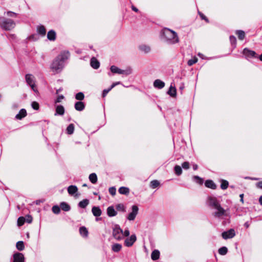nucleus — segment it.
<instances>
[{
	"mask_svg": "<svg viewBox=\"0 0 262 262\" xmlns=\"http://www.w3.org/2000/svg\"><path fill=\"white\" fill-rule=\"evenodd\" d=\"M64 108L63 106L62 105H58L56 108L55 115H62L64 114Z\"/></svg>",
	"mask_w": 262,
	"mask_h": 262,
	"instance_id": "obj_24",
	"label": "nucleus"
},
{
	"mask_svg": "<svg viewBox=\"0 0 262 262\" xmlns=\"http://www.w3.org/2000/svg\"><path fill=\"white\" fill-rule=\"evenodd\" d=\"M80 234L83 237H87L88 235V231L85 227H81L79 229Z\"/></svg>",
	"mask_w": 262,
	"mask_h": 262,
	"instance_id": "obj_28",
	"label": "nucleus"
},
{
	"mask_svg": "<svg viewBox=\"0 0 262 262\" xmlns=\"http://www.w3.org/2000/svg\"><path fill=\"white\" fill-rule=\"evenodd\" d=\"M91 66L94 69H97L100 66V63L96 58L93 57L91 60Z\"/></svg>",
	"mask_w": 262,
	"mask_h": 262,
	"instance_id": "obj_18",
	"label": "nucleus"
},
{
	"mask_svg": "<svg viewBox=\"0 0 262 262\" xmlns=\"http://www.w3.org/2000/svg\"><path fill=\"white\" fill-rule=\"evenodd\" d=\"M111 90V88L107 89V90H104L103 91V97H105L106 95L108 93V92Z\"/></svg>",
	"mask_w": 262,
	"mask_h": 262,
	"instance_id": "obj_55",
	"label": "nucleus"
},
{
	"mask_svg": "<svg viewBox=\"0 0 262 262\" xmlns=\"http://www.w3.org/2000/svg\"><path fill=\"white\" fill-rule=\"evenodd\" d=\"M120 83L119 82H116V83H114L112 84V85H111V89H112L113 88H114L116 85H117V84H119Z\"/></svg>",
	"mask_w": 262,
	"mask_h": 262,
	"instance_id": "obj_58",
	"label": "nucleus"
},
{
	"mask_svg": "<svg viewBox=\"0 0 262 262\" xmlns=\"http://www.w3.org/2000/svg\"><path fill=\"white\" fill-rule=\"evenodd\" d=\"M26 222V219L24 217L21 216L18 219L17 225L18 226H22Z\"/></svg>",
	"mask_w": 262,
	"mask_h": 262,
	"instance_id": "obj_41",
	"label": "nucleus"
},
{
	"mask_svg": "<svg viewBox=\"0 0 262 262\" xmlns=\"http://www.w3.org/2000/svg\"><path fill=\"white\" fill-rule=\"evenodd\" d=\"M240 198H241V201L243 203L244 202V200H243V197H244V194H241L240 195H239Z\"/></svg>",
	"mask_w": 262,
	"mask_h": 262,
	"instance_id": "obj_60",
	"label": "nucleus"
},
{
	"mask_svg": "<svg viewBox=\"0 0 262 262\" xmlns=\"http://www.w3.org/2000/svg\"><path fill=\"white\" fill-rule=\"evenodd\" d=\"M7 15L11 17H15L16 16V14L11 12V11H8L7 12Z\"/></svg>",
	"mask_w": 262,
	"mask_h": 262,
	"instance_id": "obj_52",
	"label": "nucleus"
},
{
	"mask_svg": "<svg viewBox=\"0 0 262 262\" xmlns=\"http://www.w3.org/2000/svg\"><path fill=\"white\" fill-rule=\"evenodd\" d=\"M193 179L196 180V183H199V184H203V180L199 176H194Z\"/></svg>",
	"mask_w": 262,
	"mask_h": 262,
	"instance_id": "obj_48",
	"label": "nucleus"
},
{
	"mask_svg": "<svg viewBox=\"0 0 262 262\" xmlns=\"http://www.w3.org/2000/svg\"><path fill=\"white\" fill-rule=\"evenodd\" d=\"M257 187L262 189V181L259 182L256 184Z\"/></svg>",
	"mask_w": 262,
	"mask_h": 262,
	"instance_id": "obj_57",
	"label": "nucleus"
},
{
	"mask_svg": "<svg viewBox=\"0 0 262 262\" xmlns=\"http://www.w3.org/2000/svg\"><path fill=\"white\" fill-rule=\"evenodd\" d=\"M107 214L108 216L113 217L117 215V212L115 210L114 207L110 206L107 208Z\"/></svg>",
	"mask_w": 262,
	"mask_h": 262,
	"instance_id": "obj_15",
	"label": "nucleus"
},
{
	"mask_svg": "<svg viewBox=\"0 0 262 262\" xmlns=\"http://www.w3.org/2000/svg\"><path fill=\"white\" fill-rule=\"evenodd\" d=\"M140 50L145 53H148L150 50V47L146 45H141L139 47Z\"/></svg>",
	"mask_w": 262,
	"mask_h": 262,
	"instance_id": "obj_32",
	"label": "nucleus"
},
{
	"mask_svg": "<svg viewBox=\"0 0 262 262\" xmlns=\"http://www.w3.org/2000/svg\"><path fill=\"white\" fill-rule=\"evenodd\" d=\"M77 191L78 188L75 185H71L68 188V192L70 195L74 194Z\"/></svg>",
	"mask_w": 262,
	"mask_h": 262,
	"instance_id": "obj_22",
	"label": "nucleus"
},
{
	"mask_svg": "<svg viewBox=\"0 0 262 262\" xmlns=\"http://www.w3.org/2000/svg\"><path fill=\"white\" fill-rule=\"evenodd\" d=\"M216 211L213 213V215L215 217H221L222 215L225 214L226 211L221 206V205H219L215 209Z\"/></svg>",
	"mask_w": 262,
	"mask_h": 262,
	"instance_id": "obj_9",
	"label": "nucleus"
},
{
	"mask_svg": "<svg viewBox=\"0 0 262 262\" xmlns=\"http://www.w3.org/2000/svg\"><path fill=\"white\" fill-rule=\"evenodd\" d=\"M160 185V183L157 180H153L150 182V187L152 188H156Z\"/></svg>",
	"mask_w": 262,
	"mask_h": 262,
	"instance_id": "obj_42",
	"label": "nucleus"
},
{
	"mask_svg": "<svg viewBox=\"0 0 262 262\" xmlns=\"http://www.w3.org/2000/svg\"><path fill=\"white\" fill-rule=\"evenodd\" d=\"M52 210L55 214H58L60 211V207L57 205L53 206Z\"/></svg>",
	"mask_w": 262,
	"mask_h": 262,
	"instance_id": "obj_44",
	"label": "nucleus"
},
{
	"mask_svg": "<svg viewBox=\"0 0 262 262\" xmlns=\"http://www.w3.org/2000/svg\"><path fill=\"white\" fill-rule=\"evenodd\" d=\"M48 39L50 40H55L56 39V33L53 30H50L48 32L47 34Z\"/></svg>",
	"mask_w": 262,
	"mask_h": 262,
	"instance_id": "obj_21",
	"label": "nucleus"
},
{
	"mask_svg": "<svg viewBox=\"0 0 262 262\" xmlns=\"http://www.w3.org/2000/svg\"><path fill=\"white\" fill-rule=\"evenodd\" d=\"M228 249L226 247H223L219 249V253L222 255H224L227 254Z\"/></svg>",
	"mask_w": 262,
	"mask_h": 262,
	"instance_id": "obj_38",
	"label": "nucleus"
},
{
	"mask_svg": "<svg viewBox=\"0 0 262 262\" xmlns=\"http://www.w3.org/2000/svg\"><path fill=\"white\" fill-rule=\"evenodd\" d=\"M25 219L26 222L28 223H31L32 221V217L30 215L27 216Z\"/></svg>",
	"mask_w": 262,
	"mask_h": 262,
	"instance_id": "obj_51",
	"label": "nucleus"
},
{
	"mask_svg": "<svg viewBox=\"0 0 262 262\" xmlns=\"http://www.w3.org/2000/svg\"><path fill=\"white\" fill-rule=\"evenodd\" d=\"M109 192L111 194H112L113 196L115 195L116 194V189L115 187H111L108 189Z\"/></svg>",
	"mask_w": 262,
	"mask_h": 262,
	"instance_id": "obj_47",
	"label": "nucleus"
},
{
	"mask_svg": "<svg viewBox=\"0 0 262 262\" xmlns=\"http://www.w3.org/2000/svg\"><path fill=\"white\" fill-rule=\"evenodd\" d=\"M205 185L206 187L212 189H215L216 188V184L212 180H206L205 183Z\"/></svg>",
	"mask_w": 262,
	"mask_h": 262,
	"instance_id": "obj_17",
	"label": "nucleus"
},
{
	"mask_svg": "<svg viewBox=\"0 0 262 262\" xmlns=\"http://www.w3.org/2000/svg\"><path fill=\"white\" fill-rule=\"evenodd\" d=\"M27 115V112L26 111L25 109H21L19 113L17 114L15 116V118L17 119L20 120L23 118L25 117Z\"/></svg>",
	"mask_w": 262,
	"mask_h": 262,
	"instance_id": "obj_23",
	"label": "nucleus"
},
{
	"mask_svg": "<svg viewBox=\"0 0 262 262\" xmlns=\"http://www.w3.org/2000/svg\"><path fill=\"white\" fill-rule=\"evenodd\" d=\"M63 66V63L56 58L52 62L50 68L53 72L58 73L62 70Z\"/></svg>",
	"mask_w": 262,
	"mask_h": 262,
	"instance_id": "obj_2",
	"label": "nucleus"
},
{
	"mask_svg": "<svg viewBox=\"0 0 262 262\" xmlns=\"http://www.w3.org/2000/svg\"><path fill=\"white\" fill-rule=\"evenodd\" d=\"M25 78L27 83L31 87L33 91L37 92V90L35 84L34 77L31 74H28L26 75Z\"/></svg>",
	"mask_w": 262,
	"mask_h": 262,
	"instance_id": "obj_5",
	"label": "nucleus"
},
{
	"mask_svg": "<svg viewBox=\"0 0 262 262\" xmlns=\"http://www.w3.org/2000/svg\"><path fill=\"white\" fill-rule=\"evenodd\" d=\"M132 209V212H130L127 216V219L129 221L134 220L138 212V207L136 205H133Z\"/></svg>",
	"mask_w": 262,
	"mask_h": 262,
	"instance_id": "obj_8",
	"label": "nucleus"
},
{
	"mask_svg": "<svg viewBox=\"0 0 262 262\" xmlns=\"http://www.w3.org/2000/svg\"><path fill=\"white\" fill-rule=\"evenodd\" d=\"M154 85L155 88H157L158 89H162L164 86L165 83L161 80L159 79H157L154 81Z\"/></svg>",
	"mask_w": 262,
	"mask_h": 262,
	"instance_id": "obj_19",
	"label": "nucleus"
},
{
	"mask_svg": "<svg viewBox=\"0 0 262 262\" xmlns=\"http://www.w3.org/2000/svg\"><path fill=\"white\" fill-rule=\"evenodd\" d=\"M228 185H229V183H228V181H227L226 180H222L221 187L222 189H224V190L228 188Z\"/></svg>",
	"mask_w": 262,
	"mask_h": 262,
	"instance_id": "obj_39",
	"label": "nucleus"
},
{
	"mask_svg": "<svg viewBox=\"0 0 262 262\" xmlns=\"http://www.w3.org/2000/svg\"><path fill=\"white\" fill-rule=\"evenodd\" d=\"M198 61L196 57H193L192 59H190L188 61L187 64L188 66H191L193 64L195 63Z\"/></svg>",
	"mask_w": 262,
	"mask_h": 262,
	"instance_id": "obj_45",
	"label": "nucleus"
},
{
	"mask_svg": "<svg viewBox=\"0 0 262 262\" xmlns=\"http://www.w3.org/2000/svg\"><path fill=\"white\" fill-rule=\"evenodd\" d=\"M69 56L70 53L68 51H64L62 52L56 58L63 63L69 58Z\"/></svg>",
	"mask_w": 262,
	"mask_h": 262,
	"instance_id": "obj_12",
	"label": "nucleus"
},
{
	"mask_svg": "<svg viewBox=\"0 0 262 262\" xmlns=\"http://www.w3.org/2000/svg\"><path fill=\"white\" fill-rule=\"evenodd\" d=\"M174 171L176 174L180 176L182 174V170L181 167L179 165H176L174 167Z\"/></svg>",
	"mask_w": 262,
	"mask_h": 262,
	"instance_id": "obj_40",
	"label": "nucleus"
},
{
	"mask_svg": "<svg viewBox=\"0 0 262 262\" xmlns=\"http://www.w3.org/2000/svg\"><path fill=\"white\" fill-rule=\"evenodd\" d=\"M63 99V96H59L56 100V103L60 102Z\"/></svg>",
	"mask_w": 262,
	"mask_h": 262,
	"instance_id": "obj_56",
	"label": "nucleus"
},
{
	"mask_svg": "<svg viewBox=\"0 0 262 262\" xmlns=\"http://www.w3.org/2000/svg\"><path fill=\"white\" fill-rule=\"evenodd\" d=\"M1 28L5 30H10L15 26V23L11 19H5L0 23Z\"/></svg>",
	"mask_w": 262,
	"mask_h": 262,
	"instance_id": "obj_3",
	"label": "nucleus"
},
{
	"mask_svg": "<svg viewBox=\"0 0 262 262\" xmlns=\"http://www.w3.org/2000/svg\"><path fill=\"white\" fill-rule=\"evenodd\" d=\"M60 207L61 209L65 211H68L70 210V206L66 202H62L60 204Z\"/></svg>",
	"mask_w": 262,
	"mask_h": 262,
	"instance_id": "obj_27",
	"label": "nucleus"
},
{
	"mask_svg": "<svg viewBox=\"0 0 262 262\" xmlns=\"http://www.w3.org/2000/svg\"><path fill=\"white\" fill-rule=\"evenodd\" d=\"M236 34L237 35L238 38L240 40H243L245 36V33L244 31L242 30H237L236 32Z\"/></svg>",
	"mask_w": 262,
	"mask_h": 262,
	"instance_id": "obj_33",
	"label": "nucleus"
},
{
	"mask_svg": "<svg viewBox=\"0 0 262 262\" xmlns=\"http://www.w3.org/2000/svg\"><path fill=\"white\" fill-rule=\"evenodd\" d=\"M111 71L113 73H117V74H124L126 75H129L132 73V71L130 69L127 70H121V69L118 68V67H117L115 66H111Z\"/></svg>",
	"mask_w": 262,
	"mask_h": 262,
	"instance_id": "obj_6",
	"label": "nucleus"
},
{
	"mask_svg": "<svg viewBox=\"0 0 262 262\" xmlns=\"http://www.w3.org/2000/svg\"><path fill=\"white\" fill-rule=\"evenodd\" d=\"M222 237L224 239L231 238L233 237L235 235V231L233 229H231L227 231H225L222 233Z\"/></svg>",
	"mask_w": 262,
	"mask_h": 262,
	"instance_id": "obj_10",
	"label": "nucleus"
},
{
	"mask_svg": "<svg viewBox=\"0 0 262 262\" xmlns=\"http://www.w3.org/2000/svg\"><path fill=\"white\" fill-rule=\"evenodd\" d=\"M13 262H24V257L22 253H17L13 255Z\"/></svg>",
	"mask_w": 262,
	"mask_h": 262,
	"instance_id": "obj_14",
	"label": "nucleus"
},
{
	"mask_svg": "<svg viewBox=\"0 0 262 262\" xmlns=\"http://www.w3.org/2000/svg\"><path fill=\"white\" fill-rule=\"evenodd\" d=\"M75 108L78 111H81L84 108V104L81 101H78L75 104Z\"/></svg>",
	"mask_w": 262,
	"mask_h": 262,
	"instance_id": "obj_20",
	"label": "nucleus"
},
{
	"mask_svg": "<svg viewBox=\"0 0 262 262\" xmlns=\"http://www.w3.org/2000/svg\"><path fill=\"white\" fill-rule=\"evenodd\" d=\"M129 231L128 229L125 230L124 231V232H123V237L124 236L127 237V236H129Z\"/></svg>",
	"mask_w": 262,
	"mask_h": 262,
	"instance_id": "obj_54",
	"label": "nucleus"
},
{
	"mask_svg": "<svg viewBox=\"0 0 262 262\" xmlns=\"http://www.w3.org/2000/svg\"><path fill=\"white\" fill-rule=\"evenodd\" d=\"M89 203V201L88 199H84L79 203V206L82 208H85Z\"/></svg>",
	"mask_w": 262,
	"mask_h": 262,
	"instance_id": "obj_30",
	"label": "nucleus"
},
{
	"mask_svg": "<svg viewBox=\"0 0 262 262\" xmlns=\"http://www.w3.org/2000/svg\"><path fill=\"white\" fill-rule=\"evenodd\" d=\"M208 205L213 209H215L220 205L216 198L213 197H209L208 199Z\"/></svg>",
	"mask_w": 262,
	"mask_h": 262,
	"instance_id": "obj_7",
	"label": "nucleus"
},
{
	"mask_svg": "<svg viewBox=\"0 0 262 262\" xmlns=\"http://www.w3.org/2000/svg\"><path fill=\"white\" fill-rule=\"evenodd\" d=\"M243 54L247 57H257V54L256 52L252 50H250L247 48H245L243 50Z\"/></svg>",
	"mask_w": 262,
	"mask_h": 262,
	"instance_id": "obj_13",
	"label": "nucleus"
},
{
	"mask_svg": "<svg viewBox=\"0 0 262 262\" xmlns=\"http://www.w3.org/2000/svg\"><path fill=\"white\" fill-rule=\"evenodd\" d=\"M74 130V126L73 124H70L67 128V133L71 135L73 133Z\"/></svg>",
	"mask_w": 262,
	"mask_h": 262,
	"instance_id": "obj_37",
	"label": "nucleus"
},
{
	"mask_svg": "<svg viewBox=\"0 0 262 262\" xmlns=\"http://www.w3.org/2000/svg\"><path fill=\"white\" fill-rule=\"evenodd\" d=\"M198 165L196 164H193V169L194 170H196L198 169Z\"/></svg>",
	"mask_w": 262,
	"mask_h": 262,
	"instance_id": "obj_61",
	"label": "nucleus"
},
{
	"mask_svg": "<svg viewBox=\"0 0 262 262\" xmlns=\"http://www.w3.org/2000/svg\"><path fill=\"white\" fill-rule=\"evenodd\" d=\"M163 34L169 43L174 44L179 42L178 36L176 32L167 28L163 30Z\"/></svg>",
	"mask_w": 262,
	"mask_h": 262,
	"instance_id": "obj_1",
	"label": "nucleus"
},
{
	"mask_svg": "<svg viewBox=\"0 0 262 262\" xmlns=\"http://www.w3.org/2000/svg\"><path fill=\"white\" fill-rule=\"evenodd\" d=\"M116 209L119 211H125V207L122 204H118L116 205Z\"/></svg>",
	"mask_w": 262,
	"mask_h": 262,
	"instance_id": "obj_46",
	"label": "nucleus"
},
{
	"mask_svg": "<svg viewBox=\"0 0 262 262\" xmlns=\"http://www.w3.org/2000/svg\"><path fill=\"white\" fill-rule=\"evenodd\" d=\"M137 239L136 236L135 234L132 235L129 237L127 238L124 244L127 247L132 246Z\"/></svg>",
	"mask_w": 262,
	"mask_h": 262,
	"instance_id": "obj_11",
	"label": "nucleus"
},
{
	"mask_svg": "<svg viewBox=\"0 0 262 262\" xmlns=\"http://www.w3.org/2000/svg\"><path fill=\"white\" fill-rule=\"evenodd\" d=\"M90 181L93 183L95 184L97 181V177L95 173H92L89 176Z\"/></svg>",
	"mask_w": 262,
	"mask_h": 262,
	"instance_id": "obj_29",
	"label": "nucleus"
},
{
	"mask_svg": "<svg viewBox=\"0 0 262 262\" xmlns=\"http://www.w3.org/2000/svg\"><path fill=\"white\" fill-rule=\"evenodd\" d=\"M259 59L260 61H262V54L259 56Z\"/></svg>",
	"mask_w": 262,
	"mask_h": 262,
	"instance_id": "obj_64",
	"label": "nucleus"
},
{
	"mask_svg": "<svg viewBox=\"0 0 262 262\" xmlns=\"http://www.w3.org/2000/svg\"><path fill=\"white\" fill-rule=\"evenodd\" d=\"M38 33L43 36L45 35L46 31L45 28L43 26H40L37 28Z\"/></svg>",
	"mask_w": 262,
	"mask_h": 262,
	"instance_id": "obj_35",
	"label": "nucleus"
},
{
	"mask_svg": "<svg viewBox=\"0 0 262 262\" xmlns=\"http://www.w3.org/2000/svg\"><path fill=\"white\" fill-rule=\"evenodd\" d=\"M199 14H200L201 17L202 18V19H204L206 20V21H208L207 19L206 18V17L203 14L200 13V12H199Z\"/></svg>",
	"mask_w": 262,
	"mask_h": 262,
	"instance_id": "obj_59",
	"label": "nucleus"
},
{
	"mask_svg": "<svg viewBox=\"0 0 262 262\" xmlns=\"http://www.w3.org/2000/svg\"><path fill=\"white\" fill-rule=\"evenodd\" d=\"M160 252L158 250H155L151 254V259L154 260H157L159 258Z\"/></svg>",
	"mask_w": 262,
	"mask_h": 262,
	"instance_id": "obj_25",
	"label": "nucleus"
},
{
	"mask_svg": "<svg viewBox=\"0 0 262 262\" xmlns=\"http://www.w3.org/2000/svg\"><path fill=\"white\" fill-rule=\"evenodd\" d=\"M230 40L232 43L235 44L236 43V39L234 36H230Z\"/></svg>",
	"mask_w": 262,
	"mask_h": 262,
	"instance_id": "obj_53",
	"label": "nucleus"
},
{
	"mask_svg": "<svg viewBox=\"0 0 262 262\" xmlns=\"http://www.w3.org/2000/svg\"><path fill=\"white\" fill-rule=\"evenodd\" d=\"M31 106L35 110L39 109V104L36 101H33L31 104Z\"/></svg>",
	"mask_w": 262,
	"mask_h": 262,
	"instance_id": "obj_49",
	"label": "nucleus"
},
{
	"mask_svg": "<svg viewBox=\"0 0 262 262\" xmlns=\"http://www.w3.org/2000/svg\"><path fill=\"white\" fill-rule=\"evenodd\" d=\"M122 248L121 245L119 244H115L112 246V250L114 252H119Z\"/></svg>",
	"mask_w": 262,
	"mask_h": 262,
	"instance_id": "obj_31",
	"label": "nucleus"
},
{
	"mask_svg": "<svg viewBox=\"0 0 262 262\" xmlns=\"http://www.w3.org/2000/svg\"><path fill=\"white\" fill-rule=\"evenodd\" d=\"M16 248L19 250L22 251L24 249L25 246L24 244V242L23 241H19L16 243Z\"/></svg>",
	"mask_w": 262,
	"mask_h": 262,
	"instance_id": "obj_36",
	"label": "nucleus"
},
{
	"mask_svg": "<svg viewBox=\"0 0 262 262\" xmlns=\"http://www.w3.org/2000/svg\"><path fill=\"white\" fill-rule=\"evenodd\" d=\"M259 202L260 204L262 205V195L261 196H260L259 199Z\"/></svg>",
	"mask_w": 262,
	"mask_h": 262,
	"instance_id": "obj_62",
	"label": "nucleus"
},
{
	"mask_svg": "<svg viewBox=\"0 0 262 262\" xmlns=\"http://www.w3.org/2000/svg\"><path fill=\"white\" fill-rule=\"evenodd\" d=\"M168 94L172 97L175 96L176 95V89L175 88L171 85L168 91Z\"/></svg>",
	"mask_w": 262,
	"mask_h": 262,
	"instance_id": "obj_34",
	"label": "nucleus"
},
{
	"mask_svg": "<svg viewBox=\"0 0 262 262\" xmlns=\"http://www.w3.org/2000/svg\"><path fill=\"white\" fill-rule=\"evenodd\" d=\"M93 214L96 217L99 216L101 215L102 211L99 207L94 206L92 209Z\"/></svg>",
	"mask_w": 262,
	"mask_h": 262,
	"instance_id": "obj_16",
	"label": "nucleus"
},
{
	"mask_svg": "<svg viewBox=\"0 0 262 262\" xmlns=\"http://www.w3.org/2000/svg\"><path fill=\"white\" fill-rule=\"evenodd\" d=\"M132 9L134 11H135V12H137L138 11V9H137L136 7H132Z\"/></svg>",
	"mask_w": 262,
	"mask_h": 262,
	"instance_id": "obj_63",
	"label": "nucleus"
},
{
	"mask_svg": "<svg viewBox=\"0 0 262 262\" xmlns=\"http://www.w3.org/2000/svg\"><path fill=\"white\" fill-rule=\"evenodd\" d=\"M182 166L184 169H188L189 168V163L188 162H184Z\"/></svg>",
	"mask_w": 262,
	"mask_h": 262,
	"instance_id": "obj_50",
	"label": "nucleus"
},
{
	"mask_svg": "<svg viewBox=\"0 0 262 262\" xmlns=\"http://www.w3.org/2000/svg\"><path fill=\"white\" fill-rule=\"evenodd\" d=\"M84 98V94L82 92H79L78 93L76 96H75V98L77 99V100H82Z\"/></svg>",
	"mask_w": 262,
	"mask_h": 262,
	"instance_id": "obj_43",
	"label": "nucleus"
},
{
	"mask_svg": "<svg viewBox=\"0 0 262 262\" xmlns=\"http://www.w3.org/2000/svg\"><path fill=\"white\" fill-rule=\"evenodd\" d=\"M118 191L121 194L127 195L129 192V189L127 187H121L119 188Z\"/></svg>",
	"mask_w": 262,
	"mask_h": 262,
	"instance_id": "obj_26",
	"label": "nucleus"
},
{
	"mask_svg": "<svg viewBox=\"0 0 262 262\" xmlns=\"http://www.w3.org/2000/svg\"><path fill=\"white\" fill-rule=\"evenodd\" d=\"M113 236L118 241L123 238V231L118 225H115L113 228Z\"/></svg>",
	"mask_w": 262,
	"mask_h": 262,
	"instance_id": "obj_4",
	"label": "nucleus"
}]
</instances>
